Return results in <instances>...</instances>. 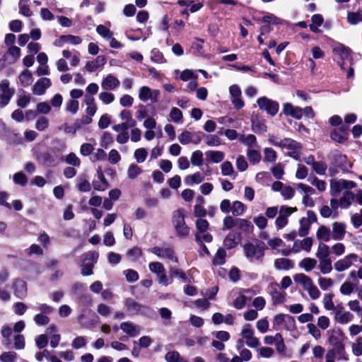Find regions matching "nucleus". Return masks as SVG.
<instances>
[{
	"instance_id": "f257e3e1",
	"label": "nucleus",
	"mask_w": 362,
	"mask_h": 362,
	"mask_svg": "<svg viewBox=\"0 0 362 362\" xmlns=\"http://www.w3.org/2000/svg\"><path fill=\"white\" fill-rule=\"evenodd\" d=\"M293 280L297 286H301L308 293L311 299L316 300L320 297V290L310 276L302 273L296 274L293 276Z\"/></svg>"
},
{
	"instance_id": "f03ea898",
	"label": "nucleus",
	"mask_w": 362,
	"mask_h": 362,
	"mask_svg": "<svg viewBox=\"0 0 362 362\" xmlns=\"http://www.w3.org/2000/svg\"><path fill=\"white\" fill-rule=\"evenodd\" d=\"M356 185V183L352 180L334 178L330 180L329 192L332 196L337 197L342 190L355 188Z\"/></svg>"
},
{
	"instance_id": "7ed1b4c3",
	"label": "nucleus",
	"mask_w": 362,
	"mask_h": 362,
	"mask_svg": "<svg viewBox=\"0 0 362 362\" xmlns=\"http://www.w3.org/2000/svg\"><path fill=\"white\" fill-rule=\"evenodd\" d=\"M173 226L178 235L187 236L189 233V228L185 223V214L182 209H177L173 214Z\"/></svg>"
},
{
	"instance_id": "20e7f679",
	"label": "nucleus",
	"mask_w": 362,
	"mask_h": 362,
	"mask_svg": "<svg viewBox=\"0 0 362 362\" xmlns=\"http://www.w3.org/2000/svg\"><path fill=\"white\" fill-rule=\"evenodd\" d=\"M352 167V163L347 159L345 155L336 154L333 158L332 165L329 168L331 175H334L339 170L349 171Z\"/></svg>"
},
{
	"instance_id": "39448f33",
	"label": "nucleus",
	"mask_w": 362,
	"mask_h": 362,
	"mask_svg": "<svg viewBox=\"0 0 362 362\" xmlns=\"http://www.w3.org/2000/svg\"><path fill=\"white\" fill-rule=\"evenodd\" d=\"M10 83L7 80L0 82V107H4L8 104L14 94V90L9 87Z\"/></svg>"
},
{
	"instance_id": "423d86ee",
	"label": "nucleus",
	"mask_w": 362,
	"mask_h": 362,
	"mask_svg": "<svg viewBox=\"0 0 362 362\" xmlns=\"http://www.w3.org/2000/svg\"><path fill=\"white\" fill-rule=\"evenodd\" d=\"M257 103L259 109L267 112L272 116H274L279 111L278 103L272 100L267 97H262L259 98Z\"/></svg>"
},
{
	"instance_id": "0eeeda50",
	"label": "nucleus",
	"mask_w": 362,
	"mask_h": 362,
	"mask_svg": "<svg viewBox=\"0 0 362 362\" xmlns=\"http://www.w3.org/2000/svg\"><path fill=\"white\" fill-rule=\"evenodd\" d=\"M357 255L354 253H350L343 258L336 261L334 264V268L336 272H342L349 269L353 265L354 262L357 260Z\"/></svg>"
},
{
	"instance_id": "6e6552de",
	"label": "nucleus",
	"mask_w": 362,
	"mask_h": 362,
	"mask_svg": "<svg viewBox=\"0 0 362 362\" xmlns=\"http://www.w3.org/2000/svg\"><path fill=\"white\" fill-rule=\"evenodd\" d=\"M160 95L158 90H152L148 86H141L139 90V98L142 102L150 100L152 103H156Z\"/></svg>"
},
{
	"instance_id": "1a4fd4ad",
	"label": "nucleus",
	"mask_w": 362,
	"mask_h": 362,
	"mask_svg": "<svg viewBox=\"0 0 362 362\" xmlns=\"http://www.w3.org/2000/svg\"><path fill=\"white\" fill-rule=\"evenodd\" d=\"M264 343L267 345L275 344L276 351L281 354L285 352L286 345L280 333H276L274 336H265L264 337Z\"/></svg>"
},
{
	"instance_id": "9d476101",
	"label": "nucleus",
	"mask_w": 362,
	"mask_h": 362,
	"mask_svg": "<svg viewBox=\"0 0 362 362\" xmlns=\"http://www.w3.org/2000/svg\"><path fill=\"white\" fill-rule=\"evenodd\" d=\"M334 318L340 325H347L354 320V316L350 311L344 310L342 306H337L335 308Z\"/></svg>"
},
{
	"instance_id": "9b49d317",
	"label": "nucleus",
	"mask_w": 362,
	"mask_h": 362,
	"mask_svg": "<svg viewBox=\"0 0 362 362\" xmlns=\"http://www.w3.org/2000/svg\"><path fill=\"white\" fill-rule=\"evenodd\" d=\"M177 139L182 145H187L189 144L197 145L202 139L200 133L190 132L188 131L182 132L178 135Z\"/></svg>"
},
{
	"instance_id": "f8f14e48",
	"label": "nucleus",
	"mask_w": 362,
	"mask_h": 362,
	"mask_svg": "<svg viewBox=\"0 0 362 362\" xmlns=\"http://www.w3.org/2000/svg\"><path fill=\"white\" fill-rule=\"evenodd\" d=\"M245 255L250 261L259 260L264 256V251L261 247H257L251 243L245 244L243 246Z\"/></svg>"
},
{
	"instance_id": "ddd939ff",
	"label": "nucleus",
	"mask_w": 362,
	"mask_h": 362,
	"mask_svg": "<svg viewBox=\"0 0 362 362\" xmlns=\"http://www.w3.org/2000/svg\"><path fill=\"white\" fill-rule=\"evenodd\" d=\"M329 336L328 339L329 343L338 349V351L344 350V346L343 345V341L344 339V334L342 330L333 329L329 332Z\"/></svg>"
},
{
	"instance_id": "4468645a",
	"label": "nucleus",
	"mask_w": 362,
	"mask_h": 362,
	"mask_svg": "<svg viewBox=\"0 0 362 362\" xmlns=\"http://www.w3.org/2000/svg\"><path fill=\"white\" fill-rule=\"evenodd\" d=\"M229 93L231 97V103L235 108L240 109L245 105V103L241 98V89L237 84L229 87Z\"/></svg>"
},
{
	"instance_id": "2eb2a0df",
	"label": "nucleus",
	"mask_w": 362,
	"mask_h": 362,
	"mask_svg": "<svg viewBox=\"0 0 362 362\" xmlns=\"http://www.w3.org/2000/svg\"><path fill=\"white\" fill-rule=\"evenodd\" d=\"M21 56V49L16 46H11L8 47L7 52L3 56V60L5 62L2 66L8 64H13L16 63Z\"/></svg>"
},
{
	"instance_id": "dca6fc26",
	"label": "nucleus",
	"mask_w": 362,
	"mask_h": 362,
	"mask_svg": "<svg viewBox=\"0 0 362 362\" xmlns=\"http://www.w3.org/2000/svg\"><path fill=\"white\" fill-rule=\"evenodd\" d=\"M148 251L160 258H167L175 262L177 259L175 257L173 250L170 247H153L150 248Z\"/></svg>"
},
{
	"instance_id": "f3484780",
	"label": "nucleus",
	"mask_w": 362,
	"mask_h": 362,
	"mask_svg": "<svg viewBox=\"0 0 362 362\" xmlns=\"http://www.w3.org/2000/svg\"><path fill=\"white\" fill-rule=\"evenodd\" d=\"M282 112L288 116H291L296 119H300L303 117V110L299 107H295L290 103H286L283 105Z\"/></svg>"
},
{
	"instance_id": "a211bd4d",
	"label": "nucleus",
	"mask_w": 362,
	"mask_h": 362,
	"mask_svg": "<svg viewBox=\"0 0 362 362\" xmlns=\"http://www.w3.org/2000/svg\"><path fill=\"white\" fill-rule=\"evenodd\" d=\"M332 240H341L346 234V226L344 223L334 222L332 225Z\"/></svg>"
},
{
	"instance_id": "6ab92c4d",
	"label": "nucleus",
	"mask_w": 362,
	"mask_h": 362,
	"mask_svg": "<svg viewBox=\"0 0 362 362\" xmlns=\"http://www.w3.org/2000/svg\"><path fill=\"white\" fill-rule=\"evenodd\" d=\"M120 81L112 74H108L102 81L101 87L105 90H112L119 87Z\"/></svg>"
},
{
	"instance_id": "aec40b11",
	"label": "nucleus",
	"mask_w": 362,
	"mask_h": 362,
	"mask_svg": "<svg viewBox=\"0 0 362 362\" xmlns=\"http://www.w3.org/2000/svg\"><path fill=\"white\" fill-rule=\"evenodd\" d=\"M51 86V81L48 78H40L33 88V93L35 95H41L45 93V90Z\"/></svg>"
},
{
	"instance_id": "412c9836",
	"label": "nucleus",
	"mask_w": 362,
	"mask_h": 362,
	"mask_svg": "<svg viewBox=\"0 0 362 362\" xmlns=\"http://www.w3.org/2000/svg\"><path fill=\"white\" fill-rule=\"evenodd\" d=\"M119 328L130 337H134L140 333L139 328L130 322L121 323Z\"/></svg>"
},
{
	"instance_id": "4be33fe9",
	"label": "nucleus",
	"mask_w": 362,
	"mask_h": 362,
	"mask_svg": "<svg viewBox=\"0 0 362 362\" xmlns=\"http://www.w3.org/2000/svg\"><path fill=\"white\" fill-rule=\"evenodd\" d=\"M316 237L318 240L328 242L332 239L330 229L325 226H320L316 232Z\"/></svg>"
},
{
	"instance_id": "5701e85b",
	"label": "nucleus",
	"mask_w": 362,
	"mask_h": 362,
	"mask_svg": "<svg viewBox=\"0 0 362 362\" xmlns=\"http://www.w3.org/2000/svg\"><path fill=\"white\" fill-rule=\"evenodd\" d=\"M106 63L105 57L98 56L93 61L88 62L86 64V69L88 72H93L99 67L103 66Z\"/></svg>"
},
{
	"instance_id": "b1692460",
	"label": "nucleus",
	"mask_w": 362,
	"mask_h": 362,
	"mask_svg": "<svg viewBox=\"0 0 362 362\" xmlns=\"http://www.w3.org/2000/svg\"><path fill=\"white\" fill-rule=\"evenodd\" d=\"M205 154L206 160L214 163H221L225 158L224 153L221 151H208Z\"/></svg>"
},
{
	"instance_id": "393cba45",
	"label": "nucleus",
	"mask_w": 362,
	"mask_h": 362,
	"mask_svg": "<svg viewBox=\"0 0 362 362\" xmlns=\"http://www.w3.org/2000/svg\"><path fill=\"white\" fill-rule=\"evenodd\" d=\"M98 174V178L99 181L93 182V185L95 190L98 191H104L105 190L107 187L108 184L105 178V176L103 175V173L102 172V170L100 168H98L97 170Z\"/></svg>"
},
{
	"instance_id": "a878e982",
	"label": "nucleus",
	"mask_w": 362,
	"mask_h": 362,
	"mask_svg": "<svg viewBox=\"0 0 362 362\" xmlns=\"http://www.w3.org/2000/svg\"><path fill=\"white\" fill-rule=\"evenodd\" d=\"M220 167L222 175L230 177L233 179L237 176V173L235 171L233 166L230 161H224Z\"/></svg>"
},
{
	"instance_id": "bb28decb",
	"label": "nucleus",
	"mask_w": 362,
	"mask_h": 362,
	"mask_svg": "<svg viewBox=\"0 0 362 362\" xmlns=\"http://www.w3.org/2000/svg\"><path fill=\"white\" fill-rule=\"evenodd\" d=\"M204 180V177L199 172H196L192 175H188L185 178V182L187 185H199Z\"/></svg>"
},
{
	"instance_id": "cd10ccee",
	"label": "nucleus",
	"mask_w": 362,
	"mask_h": 362,
	"mask_svg": "<svg viewBox=\"0 0 362 362\" xmlns=\"http://www.w3.org/2000/svg\"><path fill=\"white\" fill-rule=\"evenodd\" d=\"M339 199L341 208L348 209L351 206L354 199V194L349 190H346L343 193L342 197Z\"/></svg>"
},
{
	"instance_id": "c85d7f7f",
	"label": "nucleus",
	"mask_w": 362,
	"mask_h": 362,
	"mask_svg": "<svg viewBox=\"0 0 362 362\" xmlns=\"http://www.w3.org/2000/svg\"><path fill=\"white\" fill-rule=\"evenodd\" d=\"M347 306L351 312L355 313L361 317V323H362V305L360 300L358 299L350 300L347 303Z\"/></svg>"
},
{
	"instance_id": "c756f323",
	"label": "nucleus",
	"mask_w": 362,
	"mask_h": 362,
	"mask_svg": "<svg viewBox=\"0 0 362 362\" xmlns=\"http://www.w3.org/2000/svg\"><path fill=\"white\" fill-rule=\"evenodd\" d=\"M313 245V240L310 238H305L300 240L299 243L295 242L293 245V250L296 252H298L300 249L304 250L309 252Z\"/></svg>"
},
{
	"instance_id": "7c9ffc66",
	"label": "nucleus",
	"mask_w": 362,
	"mask_h": 362,
	"mask_svg": "<svg viewBox=\"0 0 362 362\" xmlns=\"http://www.w3.org/2000/svg\"><path fill=\"white\" fill-rule=\"evenodd\" d=\"M249 290H242L238 296L233 300V305L236 309H242L245 307L247 298L245 296V293H248Z\"/></svg>"
},
{
	"instance_id": "2f4dec72",
	"label": "nucleus",
	"mask_w": 362,
	"mask_h": 362,
	"mask_svg": "<svg viewBox=\"0 0 362 362\" xmlns=\"http://www.w3.org/2000/svg\"><path fill=\"white\" fill-rule=\"evenodd\" d=\"M274 267L276 269L288 270L293 267V263L291 260L286 258H279L274 262Z\"/></svg>"
},
{
	"instance_id": "473e14b6",
	"label": "nucleus",
	"mask_w": 362,
	"mask_h": 362,
	"mask_svg": "<svg viewBox=\"0 0 362 362\" xmlns=\"http://www.w3.org/2000/svg\"><path fill=\"white\" fill-rule=\"evenodd\" d=\"M15 294L18 298H23L26 293V284L22 280H16L13 284Z\"/></svg>"
},
{
	"instance_id": "72a5a7b5",
	"label": "nucleus",
	"mask_w": 362,
	"mask_h": 362,
	"mask_svg": "<svg viewBox=\"0 0 362 362\" xmlns=\"http://www.w3.org/2000/svg\"><path fill=\"white\" fill-rule=\"evenodd\" d=\"M319 269L324 274H329L332 271V260L329 258L320 259Z\"/></svg>"
},
{
	"instance_id": "f704fd0d",
	"label": "nucleus",
	"mask_w": 362,
	"mask_h": 362,
	"mask_svg": "<svg viewBox=\"0 0 362 362\" xmlns=\"http://www.w3.org/2000/svg\"><path fill=\"white\" fill-rule=\"evenodd\" d=\"M317 263V262L316 259L310 257H306L300 262L299 267L303 268L305 272H308L316 267Z\"/></svg>"
},
{
	"instance_id": "c9c22d12",
	"label": "nucleus",
	"mask_w": 362,
	"mask_h": 362,
	"mask_svg": "<svg viewBox=\"0 0 362 362\" xmlns=\"http://www.w3.org/2000/svg\"><path fill=\"white\" fill-rule=\"evenodd\" d=\"M312 23L309 25L310 29L314 33H319L320 30H319V27L323 23V18L320 14H315L312 16L311 18Z\"/></svg>"
},
{
	"instance_id": "e433bc0d",
	"label": "nucleus",
	"mask_w": 362,
	"mask_h": 362,
	"mask_svg": "<svg viewBox=\"0 0 362 362\" xmlns=\"http://www.w3.org/2000/svg\"><path fill=\"white\" fill-rule=\"evenodd\" d=\"M286 321L293 323L294 319H293V317H292L291 316L288 315L278 314L274 317L273 324H274V327L275 326L279 327L281 325H282L284 322H286Z\"/></svg>"
},
{
	"instance_id": "4c0bfd02",
	"label": "nucleus",
	"mask_w": 362,
	"mask_h": 362,
	"mask_svg": "<svg viewBox=\"0 0 362 362\" xmlns=\"http://www.w3.org/2000/svg\"><path fill=\"white\" fill-rule=\"evenodd\" d=\"M297 211L296 207H289L286 205H282L280 206L279 210L278 211L279 216H281V218H286L288 220V217L294 212Z\"/></svg>"
},
{
	"instance_id": "58836bf2",
	"label": "nucleus",
	"mask_w": 362,
	"mask_h": 362,
	"mask_svg": "<svg viewBox=\"0 0 362 362\" xmlns=\"http://www.w3.org/2000/svg\"><path fill=\"white\" fill-rule=\"evenodd\" d=\"M245 206L241 202L235 201L233 202L230 211L233 216H240L245 212Z\"/></svg>"
},
{
	"instance_id": "ea45409f",
	"label": "nucleus",
	"mask_w": 362,
	"mask_h": 362,
	"mask_svg": "<svg viewBox=\"0 0 362 362\" xmlns=\"http://www.w3.org/2000/svg\"><path fill=\"white\" fill-rule=\"evenodd\" d=\"M190 161L193 165L201 166L203 164V153L200 150L192 152Z\"/></svg>"
},
{
	"instance_id": "a19ab883",
	"label": "nucleus",
	"mask_w": 362,
	"mask_h": 362,
	"mask_svg": "<svg viewBox=\"0 0 362 362\" xmlns=\"http://www.w3.org/2000/svg\"><path fill=\"white\" fill-rule=\"evenodd\" d=\"M329 255V247L326 244H325L323 243H320L317 247L316 257L319 259H326V258H328Z\"/></svg>"
},
{
	"instance_id": "79ce46f5",
	"label": "nucleus",
	"mask_w": 362,
	"mask_h": 362,
	"mask_svg": "<svg viewBox=\"0 0 362 362\" xmlns=\"http://www.w3.org/2000/svg\"><path fill=\"white\" fill-rule=\"evenodd\" d=\"M237 225V218H234L231 216H226L223 219V230H230L233 228H235Z\"/></svg>"
},
{
	"instance_id": "37998d69",
	"label": "nucleus",
	"mask_w": 362,
	"mask_h": 362,
	"mask_svg": "<svg viewBox=\"0 0 362 362\" xmlns=\"http://www.w3.org/2000/svg\"><path fill=\"white\" fill-rule=\"evenodd\" d=\"M119 117L122 120L125 121L124 123L129 124V127H134L136 122L132 119V114L128 110H123L119 113Z\"/></svg>"
},
{
	"instance_id": "c03bdc74",
	"label": "nucleus",
	"mask_w": 362,
	"mask_h": 362,
	"mask_svg": "<svg viewBox=\"0 0 362 362\" xmlns=\"http://www.w3.org/2000/svg\"><path fill=\"white\" fill-rule=\"evenodd\" d=\"M317 283L322 291H327L333 286L334 284V281L331 278L319 277L317 279Z\"/></svg>"
},
{
	"instance_id": "a18cd8bd",
	"label": "nucleus",
	"mask_w": 362,
	"mask_h": 362,
	"mask_svg": "<svg viewBox=\"0 0 362 362\" xmlns=\"http://www.w3.org/2000/svg\"><path fill=\"white\" fill-rule=\"evenodd\" d=\"M279 145L282 148H286L292 150H297L300 147V144L297 143L296 141L291 139H285L283 140H280Z\"/></svg>"
},
{
	"instance_id": "49530a36",
	"label": "nucleus",
	"mask_w": 362,
	"mask_h": 362,
	"mask_svg": "<svg viewBox=\"0 0 362 362\" xmlns=\"http://www.w3.org/2000/svg\"><path fill=\"white\" fill-rule=\"evenodd\" d=\"M345 252L346 247L342 243H335L331 247V252L337 257L342 256Z\"/></svg>"
},
{
	"instance_id": "de8ad7c7",
	"label": "nucleus",
	"mask_w": 362,
	"mask_h": 362,
	"mask_svg": "<svg viewBox=\"0 0 362 362\" xmlns=\"http://www.w3.org/2000/svg\"><path fill=\"white\" fill-rule=\"evenodd\" d=\"M19 80L23 86H28L33 83V76L30 72L25 70L19 75Z\"/></svg>"
},
{
	"instance_id": "09e8293b",
	"label": "nucleus",
	"mask_w": 362,
	"mask_h": 362,
	"mask_svg": "<svg viewBox=\"0 0 362 362\" xmlns=\"http://www.w3.org/2000/svg\"><path fill=\"white\" fill-rule=\"evenodd\" d=\"M333 294L332 293H326L323 296L322 303L324 308L327 310H334L337 307L334 306L333 302Z\"/></svg>"
},
{
	"instance_id": "8fccbe9b",
	"label": "nucleus",
	"mask_w": 362,
	"mask_h": 362,
	"mask_svg": "<svg viewBox=\"0 0 362 362\" xmlns=\"http://www.w3.org/2000/svg\"><path fill=\"white\" fill-rule=\"evenodd\" d=\"M300 227L298 228V233L300 237H304L308 234L310 226L311 225L309 221L305 219L301 218L300 220Z\"/></svg>"
},
{
	"instance_id": "3c124183",
	"label": "nucleus",
	"mask_w": 362,
	"mask_h": 362,
	"mask_svg": "<svg viewBox=\"0 0 362 362\" xmlns=\"http://www.w3.org/2000/svg\"><path fill=\"white\" fill-rule=\"evenodd\" d=\"M226 257V252L224 249L219 248L213 259L214 264L217 265H221L225 263V258Z\"/></svg>"
},
{
	"instance_id": "603ef678",
	"label": "nucleus",
	"mask_w": 362,
	"mask_h": 362,
	"mask_svg": "<svg viewBox=\"0 0 362 362\" xmlns=\"http://www.w3.org/2000/svg\"><path fill=\"white\" fill-rule=\"evenodd\" d=\"M354 285L349 281H345L339 288V292L344 296H350L354 291Z\"/></svg>"
},
{
	"instance_id": "864d4df0",
	"label": "nucleus",
	"mask_w": 362,
	"mask_h": 362,
	"mask_svg": "<svg viewBox=\"0 0 362 362\" xmlns=\"http://www.w3.org/2000/svg\"><path fill=\"white\" fill-rule=\"evenodd\" d=\"M148 151L144 148H140L134 151V156L139 163H144L147 157Z\"/></svg>"
},
{
	"instance_id": "5fc2aeb1",
	"label": "nucleus",
	"mask_w": 362,
	"mask_h": 362,
	"mask_svg": "<svg viewBox=\"0 0 362 362\" xmlns=\"http://www.w3.org/2000/svg\"><path fill=\"white\" fill-rule=\"evenodd\" d=\"M236 227L240 229H243L245 231H250L253 229L252 223L245 218H237Z\"/></svg>"
},
{
	"instance_id": "6e6d98bb",
	"label": "nucleus",
	"mask_w": 362,
	"mask_h": 362,
	"mask_svg": "<svg viewBox=\"0 0 362 362\" xmlns=\"http://www.w3.org/2000/svg\"><path fill=\"white\" fill-rule=\"evenodd\" d=\"M79 109V103L76 100H70L66 103V110L71 115H76Z\"/></svg>"
},
{
	"instance_id": "4d7b16f0",
	"label": "nucleus",
	"mask_w": 362,
	"mask_h": 362,
	"mask_svg": "<svg viewBox=\"0 0 362 362\" xmlns=\"http://www.w3.org/2000/svg\"><path fill=\"white\" fill-rule=\"evenodd\" d=\"M349 23L352 25L357 24L362 21V10L358 12L349 13L347 16Z\"/></svg>"
},
{
	"instance_id": "13d9d810",
	"label": "nucleus",
	"mask_w": 362,
	"mask_h": 362,
	"mask_svg": "<svg viewBox=\"0 0 362 362\" xmlns=\"http://www.w3.org/2000/svg\"><path fill=\"white\" fill-rule=\"evenodd\" d=\"M141 172L142 170L140 167L135 164H131L127 170V175L130 179H135Z\"/></svg>"
},
{
	"instance_id": "bf43d9fd",
	"label": "nucleus",
	"mask_w": 362,
	"mask_h": 362,
	"mask_svg": "<svg viewBox=\"0 0 362 362\" xmlns=\"http://www.w3.org/2000/svg\"><path fill=\"white\" fill-rule=\"evenodd\" d=\"M149 270L156 274L157 276L165 272V268L163 264L159 262H151L148 265Z\"/></svg>"
},
{
	"instance_id": "052dcab7",
	"label": "nucleus",
	"mask_w": 362,
	"mask_h": 362,
	"mask_svg": "<svg viewBox=\"0 0 362 362\" xmlns=\"http://www.w3.org/2000/svg\"><path fill=\"white\" fill-rule=\"evenodd\" d=\"M247 155L249 160L253 164L258 163L261 160V155L257 150L249 148Z\"/></svg>"
},
{
	"instance_id": "680f3d73",
	"label": "nucleus",
	"mask_w": 362,
	"mask_h": 362,
	"mask_svg": "<svg viewBox=\"0 0 362 362\" xmlns=\"http://www.w3.org/2000/svg\"><path fill=\"white\" fill-rule=\"evenodd\" d=\"M258 354L262 358H269L274 354V350L269 346H262L257 349Z\"/></svg>"
},
{
	"instance_id": "e2e57ef3",
	"label": "nucleus",
	"mask_w": 362,
	"mask_h": 362,
	"mask_svg": "<svg viewBox=\"0 0 362 362\" xmlns=\"http://www.w3.org/2000/svg\"><path fill=\"white\" fill-rule=\"evenodd\" d=\"M354 355L359 356L362 355V337H358L351 345Z\"/></svg>"
},
{
	"instance_id": "0e129e2a",
	"label": "nucleus",
	"mask_w": 362,
	"mask_h": 362,
	"mask_svg": "<svg viewBox=\"0 0 362 362\" xmlns=\"http://www.w3.org/2000/svg\"><path fill=\"white\" fill-rule=\"evenodd\" d=\"M125 305L132 314L136 313L140 310V305L132 298L127 299Z\"/></svg>"
},
{
	"instance_id": "69168bd1",
	"label": "nucleus",
	"mask_w": 362,
	"mask_h": 362,
	"mask_svg": "<svg viewBox=\"0 0 362 362\" xmlns=\"http://www.w3.org/2000/svg\"><path fill=\"white\" fill-rule=\"evenodd\" d=\"M253 222L261 230L264 229L268 223L267 218L262 214L254 217Z\"/></svg>"
},
{
	"instance_id": "338daca9",
	"label": "nucleus",
	"mask_w": 362,
	"mask_h": 362,
	"mask_svg": "<svg viewBox=\"0 0 362 362\" xmlns=\"http://www.w3.org/2000/svg\"><path fill=\"white\" fill-rule=\"evenodd\" d=\"M240 334L242 337L246 341L249 338H251L252 336H254L255 331L250 324H246L243 326Z\"/></svg>"
},
{
	"instance_id": "774afa93",
	"label": "nucleus",
	"mask_w": 362,
	"mask_h": 362,
	"mask_svg": "<svg viewBox=\"0 0 362 362\" xmlns=\"http://www.w3.org/2000/svg\"><path fill=\"white\" fill-rule=\"evenodd\" d=\"M351 221L353 226L356 228L362 226V209L359 213L354 214L351 216Z\"/></svg>"
}]
</instances>
